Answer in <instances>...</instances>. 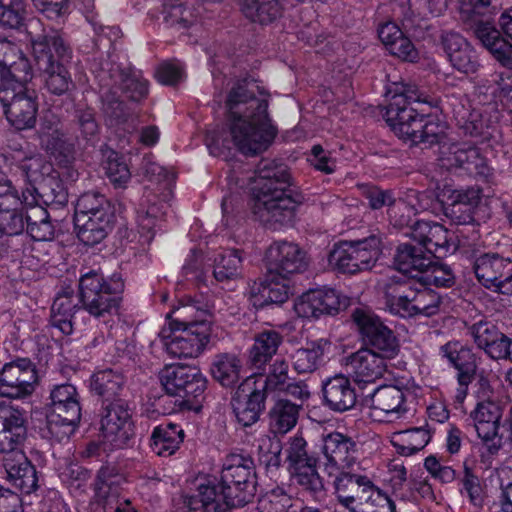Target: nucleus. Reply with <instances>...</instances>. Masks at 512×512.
Listing matches in <instances>:
<instances>
[{
  "mask_svg": "<svg viewBox=\"0 0 512 512\" xmlns=\"http://www.w3.org/2000/svg\"><path fill=\"white\" fill-rule=\"evenodd\" d=\"M325 404L336 412L351 409L356 403V394L349 379L344 375H335L323 384Z\"/></svg>",
  "mask_w": 512,
  "mask_h": 512,
  "instance_id": "f704fd0d",
  "label": "nucleus"
},
{
  "mask_svg": "<svg viewBox=\"0 0 512 512\" xmlns=\"http://www.w3.org/2000/svg\"><path fill=\"white\" fill-rule=\"evenodd\" d=\"M372 409L375 417L383 414L389 422L400 418L406 412L403 391L396 386L376 389L372 397Z\"/></svg>",
  "mask_w": 512,
  "mask_h": 512,
  "instance_id": "c9c22d12",
  "label": "nucleus"
},
{
  "mask_svg": "<svg viewBox=\"0 0 512 512\" xmlns=\"http://www.w3.org/2000/svg\"><path fill=\"white\" fill-rule=\"evenodd\" d=\"M23 202L26 208L27 233L36 241L52 240L55 229L49 213L40 205V195L36 188L29 186L23 191Z\"/></svg>",
  "mask_w": 512,
  "mask_h": 512,
  "instance_id": "bb28decb",
  "label": "nucleus"
},
{
  "mask_svg": "<svg viewBox=\"0 0 512 512\" xmlns=\"http://www.w3.org/2000/svg\"><path fill=\"white\" fill-rule=\"evenodd\" d=\"M388 482L393 490V493L401 499H408L409 494L404 491L406 486H409L410 482L407 481V470L398 459L391 460L388 465Z\"/></svg>",
  "mask_w": 512,
  "mask_h": 512,
  "instance_id": "774afa93",
  "label": "nucleus"
},
{
  "mask_svg": "<svg viewBox=\"0 0 512 512\" xmlns=\"http://www.w3.org/2000/svg\"><path fill=\"white\" fill-rule=\"evenodd\" d=\"M0 453L6 455L20 451L18 447L24 442L27 434L25 413L10 405L0 406Z\"/></svg>",
  "mask_w": 512,
  "mask_h": 512,
  "instance_id": "c756f323",
  "label": "nucleus"
},
{
  "mask_svg": "<svg viewBox=\"0 0 512 512\" xmlns=\"http://www.w3.org/2000/svg\"><path fill=\"white\" fill-rule=\"evenodd\" d=\"M213 267V275L217 281L235 279L240 275L242 258L237 250H221L209 257Z\"/></svg>",
  "mask_w": 512,
  "mask_h": 512,
  "instance_id": "603ef678",
  "label": "nucleus"
},
{
  "mask_svg": "<svg viewBox=\"0 0 512 512\" xmlns=\"http://www.w3.org/2000/svg\"><path fill=\"white\" fill-rule=\"evenodd\" d=\"M131 434V414L127 405L115 402L106 408L101 419L103 443L112 448L124 446Z\"/></svg>",
  "mask_w": 512,
  "mask_h": 512,
  "instance_id": "393cba45",
  "label": "nucleus"
},
{
  "mask_svg": "<svg viewBox=\"0 0 512 512\" xmlns=\"http://www.w3.org/2000/svg\"><path fill=\"white\" fill-rule=\"evenodd\" d=\"M37 374L27 358H19L4 364L0 371V396L22 398L32 394Z\"/></svg>",
  "mask_w": 512,
  "mask_h": 512,
  "instance_id": "a211bd4d",
  "label": "nucleus"
},
{
  "mask_svg": "<svg viewBox=\"0 0 512 512\" xmlns=\"http://www.w3.org/2000/svg\"><path fill=\"white\" fill-rule=\"evenodd\" d=\"M32 53L37 69L43 73L47 89L56 95L67 92L72 85L68 71L71 50L57 31L31 38Z\"/></svg>",
  "mask_w": 512,
  "mask_h": 512,
  "instance_id": "39448f33",
  "label": "nucleus"
},
{
  "mask_svg": "<svg viewBox=\"0 0 512 512\" xmlns=\"http://www.w3.org/2000/svg\"><path fill=\"white\" fill-rule=\"evenodd\" d=\"M469 331L477 346L484 349L489 357L498 360L499 357L503 355V350L498 348L505 335L499 332L492 322L480 319L478 322L471 325Z\"/></svg>",
  "mask_w": 512,
  "mask_h": 512,
  "instance_id": "a18cd8bd",
  "label": "nucleus"
},
{
  "mask_svg": "<svg viewBox=\"0 0 512 512\" xmlns=\"http://www.w3.org/2000/svg\"><path fill=\"white\" fill-rule=\"evenodd\" d=\"M429 441L430 434L423 428L396 431L390 435V442L397 453L406 457L422 450Z\"/></svg>",
  "mask_w": 512,
  "mask_h": 512,
  "instance_id": "09e8293b",
  "label": "nucleus"
},
{
  "mask_svg": "<svg viewBox=\"0 0 512 512\" xmlns=\"http://www.w3.org/2000/svg\"><path fill=\"white\" fill-rule=\"evenodd\" d=\"M27 16L25 0H0V25L8 28L20 27Z\"/></svg>",
  "mask_w": 512,
  "mask_h": 512,
  "instance_id": "e2e57ef3",
  "label": "nucleus"
},
{
  "mask_svg": "<svg viewBox=\"0 0 512 512\" xmlns=\"http://www.w3.org/2000/svg\"><path fill=\"white\" fill-rule=\"evenodd\" d=\"M161 384L172 396H180L187 401L198 399L206 389V378L198 368L187 365H167L160 374Z\"/></svg>",
  "mask_w": 512,
  "mask_h": 512,
  "instance_id": "2eb2a0df",
  "label": "nucleus"
},
{
  "mask_svg": "<svg viewBox=\"0 0 512 512\" xmlns=\"http://www.w3.org/2000/svg\"><path fill=\"white\" fill-rule=\"evenodd\" d=\"M410 237L430 257L442 258L455 250L449 232L439 223L419 220L411 225Z\"/></svg>",
  "mask_w": 512,
  "mask_h": 512,
  "instance_id": "b1692460",
  "label": "nucleus"
},
{
  "mask_svg": "<svg viewBox=\"0 0 512 512\" xmlns=\"http://www.w3.org/2000/svg\"><path fill=\"white\" fill-rule=\"evenodd\" d=\"M430 264V254H427L418 244H401L398 246L395 265L402 273L415 277L414 271L423 272Z\"/></svg>",
  "mask_w": 512,
  "mask_h": 512,
  "instance_id": "49530a36",
  "label": "nucleus"
},
{
  "mask_svg": "<svg viewBox=\"0 0 512 512\" xmlns=\"http://www.w3.org/2000/svg\"><path fill=\"white\" fill-rule=\"evenodd\" d=\"M253 192L255 216L266 225L288 224L303 202V196L289 184V174L273 161L262 160L257 167Z\"/></svg>",
  "mask_w": 512,
  "mask_h": 512,
  "instance_id": "7ed1b4c3",
  "label": "nucleus"
},
{
  "mask_svg": "<svg viewBox=\"0 0 512 512\" xmlns=\"http://www.w3.org/2000/svg\"><path fill=\"white\" fill-rule=\"evenodd\" d=\"M255 376L247 377L232 398V408L237 421L244 427L255 424L264 409L265 393L258 388Z\"/></svg>",
  "mask_w": 512,
  "mask_h": 512,
  "instance_id": "5701e85b",
  "label": "nucleus"
},
{
  "mask_svg": "<svg viewBox=\"0 0 512 512\" xmlns=\"http://www.w3.org/2000/svg\"><path fill=\"white\" fill-rule=\"evenodd\" d=\"M126 483L124 475L118 473L114 468L103 467L97 474L95 491L99 498L109 500L121 498L120 489Z\"/></svg>",
  "mask_w": 512,
  "mask_h": 512,
  "instance_id": "13d9d810",
  "label": "nucleus"
},
{
  "mask_svg": "<svg viewBox=\"0 0 512 512\" xmlns=\"http://www.w3.org/2000/svg\"><path fill=\"white\" fill-rule=\"evenodd\" d=\"M282 336L275 330H265L255 337L250 350V359L254 365L266 363L277 352Z\"/></svg>",
  "mask_w": 512,
  "mask_h": 512,
  "instance_id": "4d7b16f0",
  "label": "nucleus"
},
{
  "mask_svg": "<svg viewBox=\"0 0 512 512\" xmlns=\"http://www.w3.org/2000/svg\"><path fill=\"white\" fill-rule=\"evenodd\" d=\"M327 474L334 478L333 485L338 502L351 511L356 504L357 494L369 478L354 474L350 469H337V472Z\"/></svg>",
  "mask_w": 512,
  "mask_h": 512,
  "instance_id": "58836bf2",
  "label": "nucleus"
},
{
  "mask_svg": "<svg viewBox=\"0 0 512 512\" xmlns=\"http://www.w3.org/2000/svg\"><path fill=\"white\" fill-rule=\"evenodd\" d=\"M242 364L233 354L217 355L211 366L213 378L223 386H233L239 379Z\"/></svg>",
  "mask_w": 512,
  "mask_h": 512,
  "instance_id": "6e6d98bb",
  "label": "nucleus"
},
{
  "mask_svg": "<svg viewBox=\"0 0 512 512\" xmlns=\"http://www.w3.org/2000/svg\"><path fill=\"white\" fill-rule=\"evenodd\" d=\"M440 354L457 371L459 378L463 383L474 377L476 372L475 356L472 350L459 341H450L441 346Z\"/></svg>",
  "mask_w": 512,
  "mask_h": 512,
  "instance_id": "ea45409f",
  "label": "nucleus"
},
{
  "mask_svg": "<svg viewBox=\"0 0 512 512\" xmlns=\"http://www.w3.org/2000/svg\"><path fill=\"white\" fill-rule=\"evenodd\" d=\"M53 413L48 417L47 428L58 441L69 438L76 430L81 419L80 398L72 384L55 386L51 393Z\"/></svg>",
  "mask_w": 512,
  "mask_h": 512,
  "instance_id": "9b49d317",
  "label": "nucleus"
},
{
  "mask_svg": "<svg viewBox=\"0 0 512 512\" xmlns=\"http://www.w3.org/2000/svg\"><path fill=\"white\" fill-rule=\"evenodd\" d=\"M113 215L112 207L104 195L96 192H87L79 197L75 207V216L85 215L92 216V214Z\"/></svg>",
  "mask_w": 512,
  "mask_h": 512,
  "instance_id": "680f3d73",
  "label": "nucleus"
},
{
  "mask_svg": "<svg viewBox=\"0 0 512 512\" xmlns=\"http://www.w3.org/2000/svg\"><path fill=\"white\" fill-rule=\"evenodd\" d=\"M346 300L337 290L328 287L310 289L294 302L296 315L304 319H318L322 315L337 313Z\"/></svg>",
  "mask_w": 512,
  "mask_h": 512,
  "instance_id": "4be33fe9",
  "label": "nucleus"
},
{
  "mask_svg": "<svg viewBox=\"0 0 512 512\" xmlns=\"http://www.w3.org/2000/svg\"><path fill=\"white\" fill-rule=\"evenodd\" d=\"M289 294L288 278H282L279 274L270 273L269 271L263 282L255 283L251 288L253 303L256 306L284 303Z\"/></svg>",
  "mask_w": 512,
  "mask_h": 512,
  "instance_id": "72a5a7b5",
  "label": "nucleus"
},
{
  "mask_svg": "<svg viewBox=\"0 0 512 512\" xmlns=\"http://www.w3.org/2000/svg\"><path fill=\"white\" fill-rule=\"evenodd\" d=\"M26 224V208L23 196L6 176L0 172V234L15 236L21 234Z\"/></svg>",
  "mask_w": 512,
  "mask_h": 512,
  "instance_id": "6ab92c4d",
  "label": "nucleus"
},
{
  "mask_svg": "<svg viewBox=\"0 0 512 512\" xmlns=\"http://www.w3.org/2000/svg\"><path fill=\"white\" fill-rule=\"evenodd\" d=\"M474 33L503 67L512 70V44L501 36L494 25L490 22H477Z\"/></svg>",
  "mask_w": 512,
  "mask_h": 512,
  "instance_id": "473e14b6",
  "label": "nucleus"
},
{
  "mask_svg": "<svg viewBox=\"0 0 512 512\" xmlns=\"http://www.w3.org/2000/svg\"><path fill=\"white\" fill-rule=\"evenodd\" d=\"M353 319L357 324L365 342L370 346V351L381 357L386 362L396 358L400 352L399 341L387 326H385L369 310L356 309Z\"/></svg>",
  "mask_w": 512,
  "mask_h": 512,
  "instance_id": "ddd939ff",
  "label": "nucleus"
},
{
  "mask_svg": "<svg viewBox=\"0 0 512 512\" xmlns=\"http://www.w3.org/2000/svg\"><path fill=\"white\" fill-rule=\"evenodd\" d=\"M269 95L253 81H241L231 88L226 99V123L221 135H210V153L236 148L252 156L265 151L277 135L268 112Z\"/></svg>",
  "mask_w": 512,
  "mask_h": 512,
  "instance_id": "f03ea898",
  "label": "nucleus"
},
{
  "mask_svg": "<svg viewBox=\"0 0 512 512\" xmlns=\"http://www.w3.org/2000/svg\"><path fill=\"white\" fill-rule=\"evenodd\" d=\"M79 290L84 310L94 317H104L117 311L124 283L118 276L106 279L97 271H89L81 276Z\"/></svg>",
  "mask_w": 512,
  "mask_h": 512,
  "instance_id": "6e6552de",
  "label": "nucleus"
},
{
  "mask_svg": "<svg viewBox=\"0 0 512 512\" xmlns=\"http://www.w3.org/2000/svg\"><path fill=\"white\" fill-rule=\"evenodd\" d=\"M255 377L258 380V388H261L263 392L280 393L289 383L288 364L284 360H276L272 364L270 373L265 380H262V377Z\"/></svg>",
  "mask_w": 512,
  "mask_h": 512,
  "instance_id": "69168bd1",
  "label": "nucleus"
},
{
  "mask_svg": "<svg viewBox=\"0 0 512 512\" xmlns=\"http://www.w3.org/2000/svg\"><path fill=\"white\" fill-rule=\"evenodd\" d=\"M39 137L41 145L52 155L66 156L71 151L66 135L58 124L42 125Z\"/></svg>",
  "mask_w": 512,
  "mask_h": 512,
  "instance_id": "052dcab7",
  "label": "nucleus"
},
{
  "mask_svg": "<svg viewBox=\"0 0 512 512\" xmlns=\"http://www.w3.org/2000/svg\"><path fill=\"white\" fill-rule=\"evenodd\" d=\"M381 254V240L373 235L358 241L335 244L328 255L329 266L342 273L370 270Z\"/></svg>",
  "mask_w": 512,
  "mask_h": 512,
  "instance_id": "9d476101",
  "label": "nucleus"
},
{
  "mask_svg": "<svg viewBox=\"0 0 512 512\" xmlns=\"http://www.w3.org/2000/svg\"><path fill=\"white\" fill-rule=\"evenodd\" d=\"M78 298L72 289L59 292L51 307V325L64 335L73 332V319L78 309Z\"/></svg>",
  "mask_w": 512,
  "mask_h": 512,
  "instance_id": "4c0bfd02",
  "label": "nucleus"
},
{
  "mask_svg": "<svg viewBox=\"0 0 512 512\" xmlns=\"http://www.w3.org/2000/svg\"><path fill=\"white\" fill-rule=\"evenodd\" d=\"M164 21L170 26L186 28L196 20V15L189 7L184 6L181 0H159Z\"/></svg>",
  "mask_w": 512,
  "mask_h": 512,
  "instance_id": "bf43d9fd",
  "label": "nucleus"
},
{
  "mask_svg": "<svg viewBox=\"0 0 512 512\" xmlns=\"http://www.w3.org/2000/svg\"><path fill=\"white\" fill-rule=\"evenodd\" d=\"M122 384V376L109 369L96 372L91 379L92 390L107 397L115 395Z\"/></svg>",
  "mask_w": 512,
  "mask_h": 512,
  "instance_id": "338daca9",
  "label": "nucleus"
},
{
  "mask_svg": "<svg viewBox=\"0 0 512 512\" xmlns=\"http://www.w3.org/2000/svg\"><path fill=\"white\" fill-rule=\"evenodd\" d=\"M433 207L434 200L431 197L430 192H418L415 190H409L405 197L396 203L392 212L395 215V209H398L402 212H407L406 215L404 213L401 214L399 219L396 220V223L400 226H410L411 216L433 209Z\"/></svg>",
  "mask_w": 512,
  "mask_h": 512,
  "instance_id": "de8ad7c7",
  "label": "nucleus"
},
{
  "mask_svg": "<svg viewBox=\"0 0 512 512\" xmlns=\"http://www.w3.org/2000/svg\"><path fill=\"white\" fill-rule=\"evenodd\" d=\"M265 261L268 271L282 278L302 273L308 266L306 253L297 244L287 241L273 242L265 253Z\"/></svg>",
  "mask_w": 512,
  "mask_h": 512,
  "instance_id": "412c9836",
  "label": "nucleus"
},
{
  "mask_svg": "<svg viewBox=\"0 0 512 512\" xmlns=\"http://www.w3.org/2000/svg\"><path fill=\"white\" fill-rule=\"evenodd\" d=\"M364 483L350 512H395V504L386 493L370 479Z\"/></svg>",
  "mask_w": 512,
  "mask_h": 512,
  "instance_id": "79ce46f5",
  "label": "nucleus"
},
{
  "mask_svg": "<svg viewBox=\"0 0 512 512\" xmlns=\"http://www.w3.org/2000/svg\"><path fill=\"white\" fill-rule=\"evenodd\" d=\"M221 485L236 506L248 503L256 492L254 462L249 456L230 454L221 472Z\"/></svg>",
  "mask_w": 512,
  "mask_h": 512,
  "instance_id": "f8f14e48",
  "label": "nucleus"
},
{
  "mask_svg": "<svg viewBox=\"0 0 512 512\" xmlns=\"http://www.w3.org/2000/svg\"><path fill=\"white\" fill-rule=\"evenodd\" d=\"M328 342L318 339L307 342L291 356L294 370L299 373H311L317 370L324 361Z\"/></svg>",
  "mask_w": 512,
  "mask_h": 512,
  "instance_id": "c03bdc74",
  "label": "nucleus"
},
{
  "mask_svg": "<svg viewBox=\"0 0 512 512\" xmlns=\"http://www.w3.org/2000/svg\"><path fill=\"white\" fill-rule=\"evenodd\" d=\"M441 44L452 67L464 74L478 71L480 61L476 50L460 34L444 32L441 35Z\"/></svg>",
  "mask_w": 512,
  "mask_h": 512,
  "instance_id": "c85d7f7f",
  "label": "nucleus"
},
{
  "mask_svg": "<svg viewBox=\"0 0 512 512\" xmlns=\"http://www.w3.org/2000/svg\"><path fill=\"white\" fill-rule=\"evenodd\" d=\"M30 80L2 78L0 83V102L7 120L16 129L33 127L36 122L37 104L33 90L27 87Z\"/></svg>",
  "mask_w": 512,
  "mask_h": 512,
  "instance_id": "1a4fd4ad",
  "label": "nucleus"
},
{
  "mask_svg": "<svg viewBox=\"0 0 512 512\" xmlns=\"http://www.w3.org/2000/svg\"><path fill=\"white\" fill-rule=\"evenodd\" d=\"M475 405L469 417L478 437L490 453H496L501 446L499 429L503 416V405L497 392L486 378H480L474 392Z\"/></svg>",
  "mask_w": 512,
  "mask_h": 512,
  "instance_id": "423d86ee",
  "label": "nucleus"
},
{
  "mask_svg": "<svg viewBox=\"0 0 512 512\" xmlns=\"http://www.w3.org/2000/svg\"><path fill=\"white\" fill-rule=\"evenodd\" d=\"M300 405L278 399L269 411V425L274 433L285 434L297 423Z\"/></svg>",
  "mask_w": 512,
  "mask_h": 512,
  "instance_id": "3c124183",
  "label": "nucleus"
},
{
  "mask_svg": "<svg viewBox=\"0 0 512 512\" xmlns=\"http://www.w3.org/2000/svg\"><path fill=\"white\" fill-rule=\"evenodd\" d=\"M243 14L260 24H268L281 16L282 7L279 0H242Z\"/></svg>",
  "mask_w": 512,
  "mask_h": 512,
  "instance_id": "864d4df0",
  "label": "nucleus"
},
{
  "mask_svg": "<svg viewBox=\"0 0 512 512\" xmlns=\"http://www.w3.org/2000/svg\"><path fill=\"white\" fill-rule=\"evenodd\" d=\"M184 504L189 510L202 512H229L237 507L221 483L211 477L197 479L195 489L184 497Z\"/></svg>",
  "mask_w": 512,
  "mask_h": 512,
  "instance_id": "f3484780",
  "label": "nucleus"
},
{
  "mask_svg": "<svg viewBox=\"0 0 512 512\" xmlns=\"http://www.w3.org/2000/svg\"><path fill=\"white\" fill-rule=\"evenodd\" d=\"M113 215L74 216V225L78 239L85 245L100 243L112 227Z\"/></svg>",
  "mask_w": 512,
  "mask_h": 512,
  "instance_id": "e433bc0d",
  "label": "nucleus"
},
{
  "mask_svg": "<svg viewBox=\"0 0 512 512\" xmlns=\"http://www.w3.org/2000/svg\"><path fill=\"white\" fill-rule=\"evenodd\" d=\"M184 435V430L180 425L172 422L162 423L153 429L151 448L158 456H171L179 449Z\"/></svg>",
  "mask_w": 512,
  "mask_h": 512,
  "instance_id": "a19ab883",
  "label": "nucleus"
},
{
  "mask_svg": "<svg viewBox=\"0 0 512 512\" xmlns=\"http://www.w3.org/2000/svg\"><path fill=\"white\" fill-rule=\"evenodd\" d=\"M438 200L446 206L449 214L458 224L473 221L475 209L480 201V193L476 189L456 190L445 187L438 195Z\"/></svg>",
  "mask_w": 512,
  "mask_h": 512,
  "instance_id": "7c9ffc66",
  "label": "nucleus"
},
{
  "mask_svg": "<svg viewBox=\"0 0 512 512\" xmlns=\"http://www.w3.org/2000/svg\"><path fill=\"white\" fill-rule=\"evenodd\" d=\"M356 443L348 436L333 432L323 439L322 464L326 473L337 469H351L355 463Z\"/></svg>",
  "mask_w": 512,
  "mask_h": 512,
  "instance_id": "a878e982",
  "label": "nucleus"
},
{
  "mask_svg": "<svg viewBox=\"0 0 512 512\" xmlns=\"http://www.w3.org/2000/svg\"><path fill=\"white\" fill-rule=\"evenodd\" d=\"M106 175L115 187H126L131 179V172L123 157L115 151H109L105 163Z\"/></svg>",
  "mask_w": 512,
  "mask_h": 512,
  "instance_id": "0e129e2a",
  "label": "nucleus"
},
{
  "mask_svg": "<svg viewBox=\"0 0 512 512\" xmlns=\"http://www.w3.org/2000/svg\"><path fill=\"white\" fill-rule=\"evenodd\" d=\"M383 289L385 307L393 315L403 318L430 317L439 311L440 297L430 289L408 287L394 275L389 277Z\"/></svg>",
  "mask_w": 512,
  "mask_h": 512,
  "instance_id": "0eeeda50",
  "label": "nucleus"
},
{
  "mask_svg": "<svg viewBox=\"0 0 512 512\" xmlns=\"http://www.w3.org/2000/svg\"><path fill=\"white\" fill-rule=\"evenodd\" d=\"M0 67L8 68L9 75L3 78L32 79V70L28 59L14 43L7 39H0Z\"/></svg>",
  "mask_w": 512,
  "mask_h": 512,
  "instance_id": "37998d69",
  "label": "nucleus"
},
{
  "mask_svg": "<svg viewBox=\"0 0 512 512\" xmlns=\"http://www.w3.org/2000/svg\"><path fill=\"white\" fill-rule=\"evenodd\" d=\"M101 89L100 93L104 101L106 102L104 110L107 114L112 117L118 118L120 114L117 110L121 111V102L115 101L116 108L113 107L114 101L109 99L108 92L110 88L117 87L123 90L129 98L134 101H138L144 98L148 93V83L143 79L142 74L139 71H124L121 69L115 70L110 75V80H106V76L100 75Z\"/></svg>",
  "mask_w": 512,
  "mask_h": 512,
  "instance_id": "dca6fc26",
  "label": "nucleus"
},
{
  "mask_svg": "<svg viewBox=\"0 0 512 512\" xmlns=\"http://www.w3.org/2000/svg\"><path fill=\"white\" fill-rule=\"evenodd\" d=\"M3 466L8 479L24 493L29 494L37 489L36 470L23 451L6 455Z\"/></svg>",
  "mask_w": 512,
  "mask_h": 512,
  "instance_id": "2f4dec72",
  "label": "nucleus"
},
{
  "mask_svg": "<svg viewBox=\"0 0 512 512\" xmlns=\"http://www.w3.org/2000/svg\"><path fill=\"white\" fill-rule=\"evenodd\" d=\"M347 373L358 385L375 383L388 368V362L369 349H360L346 359Z\"/></svg>",
  "mask_w": 512,
  "mask_h": 512,
  "instance_id": "cd10ccee",
  "label": "nucleus"
},
{
  "mask_svg": "<svg viewBox=\"0 0 512 512\" xmlns=\"http://www.w3.org/2000/svg\"><path fill=\"white\" fill-rule=\"evenodd\" d=\"M411 10L404 14L402 18V25L405 30L410 31L420 26V19L429 16L435 17L442 14L446 8V0H409Z\"/></svg>",
  "mask_w": 512,
  "mask_h": 512,
  "instance_id": "5fc2aeb1",
  "label": "nucleus"
},
{
  "mask_svg": "<svg viewBox=\"0 0 512 512\" xmlns=\"http://www.w3.org/2000/svg\"><path fill=\"white\" fill-rule=\"evenodd\" d=\"M164 191L162 201H158L156 195L147 193L140 209L138 210L139 227L147 233L153 231L165 215L167 201L170 198L171 193L166 197L168 190Z\"/></svg>",
  "mask_w": 512,
  "mask_h": 512,
  "instance_id": "8fccbe9b",
  "label": "nucleus"
},
{
  "mask_svg": "<svg viewBox=\"0 0 512 512\" xmlns=\"http://www.w3.org/2000/svg\"><path fill=\"white\" fill-rule=\"evenodd\" d=\"M479 282L488 289L512 295V261L497 254L479 256L474 264Z\"/></svg>",
  "mask_w": 512,
  "mask_h": 512,
  "instance_id": "aec40b11",
  "label": "nucleus"
},
{
  "mask_svg": "<svg viewBox=\"0 0 512 512\" xmlns=\"http://www.w3.org/2000/svg\"><path fill=\"white\" fill-rule=\"evenodd\" d=\"M285 455L292 478L318 498L323 493L324 486L316 471V460L306 451V441L302 437L291 438Z\"/></svg>",
  "mask_w": 512,
  "mask_h": 512,
  "instance_id": "4468645a",
  "label": "nucleus"
},
{
  "mask_svg": "<svg viewBox=\"0 0 512 512\" xmlns=\"http://www.w3.org/2000/svg\"><path fill=\"white\" fill-rule=\"evenodd\" d=\"M436 106V100L419 91L414 84H397L385 120L394 133L404 141L423 144L426 148L438 145V163L445 169L463 168L468 173L487 178L491 171L478 148L468 143H457L448 135L447 126L434 119L425 118L410 104Z\"/></svg>",
  "mask_w": 512,
  "mask_h": 512,
  "instance_id": "f257e3e1",
  "label": "nucleus"
},
{
  "mask_svg": "<svg viewBox=\"0 0 512 512\" xmlns=\"http://www.w3.org/2000/svg\"><path fill=\"white\" fill-rule=\"evenodd\" d=\"M213 305L209 302L187 299L174 309L171 332L163 330L160 338L165 351L172 358H197L205 349L211 335Z\"/></svg>",
  "mask_w": 512,
  "mask_h": 512,
  "instance_id": "20e7f679",
  "label": "nucleus"
}]
</instances>
